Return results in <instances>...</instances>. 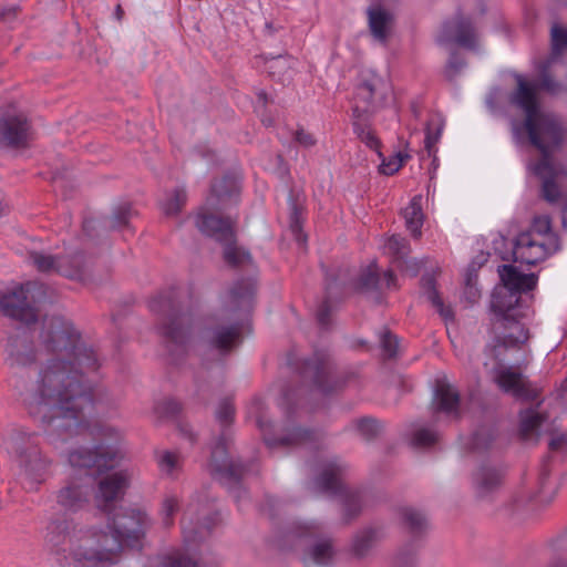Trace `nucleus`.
Here are the masks:
<instances>
[{"label":"nucleus","instance_id":"obj_1","mask_svg":"<svg viewBox=\"0 0 567 567\" xmlns=\"http://www.w3.org/2000/svg\"><path fill=\"white\" fill-rule=\"evenodd\" d=\"M40 347L52 358L41 367L30 390L23 396L28 413L49 435L62 440L86 435L96 441L92 449L69 452L71 467L84 471L83 477L112 468L121 457L113 444L121 433L109 425L91 426L84 410L92 404L87 377L97 371L100 359L93 348L81 340L73 324L62 318H47L39 334Z\"/></svg>","mask_w":567,"mask_h":567},{"label":"nucleus","instance_id":"obj_2","mask_svg":"<svg viewBox=\"0 0 567 567\" xmlns=\"http://www.w3.org/2000/svg\"><path fill=\"white\" fill-rule=\"evenodd\" d=\"M539 82H529L522 75L516 78L517 86L509 94L511 105L519 109L525 118L522 123L514 121L512 132L516 140L526 134L529 143L539 151L542 157L528 164V169L542 181V196L548 203H557L563 197L559 183L567 176V169L553 159V154L560 150L566 140V128L560 118L543 110L539 92H559V86L551 80L550 73H543Z\"/></svg>","mask_w":567,"mask_h":567},{"label":"nucleus","instance_id":"obj_3","mask_svg":"<svg viewBox=\"0 0 567 567\" xmlns=\"http://www.w3.org/2000/svg\"><path fill=\"white\" fill-rule=\"evenodd\" d=\"M48 543L74 567H109L117 563L121 543L94 524L58 518L48 526Z\"/></svg>","mask_w":567,"mask_h":567},{"label":"nucleus","instance_id":"obj_4","mask_svg":"<svg viewBox=\"0 0 567 567\" xmlns=\"http://www.w3.org/2000/svg\"><path fill=\"white\" fill-rule=\"evenodd\" d=\"M255 286L250 280L236 282L223 299L221 321L209 328L206 339L220 352H228L241 341L243 324L231 316L249 312L252 307Z\"/></svg>","mask_w":567,"mask_h":567},{"label":"nucleus","instance_id":"obj_5","mask_svg":"<svg viewBox=\"0 0 567 567\" xmlns=\"http://www.w3.org/2000/svg\"><path fill=\"white\" fill-rule=\"evenodd\" d=\"M559 249L558 236L551 230L548 216L534 218L530 229L520 233L514 244L515 261L535 265Z\"/></svg>","mask_w":567,"mask_h":567},{"label":"nucleus","instance_id":"obj_6","mask_svg":"<svg viewBox=\"0 0 567 567\" xmlns=\"http://www.w3.org/2000/svg\"><path fill=\"white\" fill-rule=\"evenodd\" d=\"M195 225L200 233L224 247L223 257L227 265L241 267L251 262L250 254L236 245L235 219L218 217L203 207L195 217Z\"/></svg>","mask_w":567,"mask_h":567},{"label":"nucleus","instance_id":"obj_7","mask_svg":"<svg viewBox=\"0 0 567 567\" xmlns=\"http://www.w3.org/2000/svg\"><path fill=\"white\" fill-rule=\"evenodd\" d=\"M32 137V124L28 112L17 102L0 107V146L24 148Z\"/></svg>","mask_w":567,"mask_h":567},{"label":"nucleus","instance_id":"obj_8","mask_svg":"<svg viewBox=\"0 0 567 567\" xmlns=\"http://www.w3.org/2000/svg\"><path fill=\"white\" fill-rule=\"evenodd\" d=\"M152 311L162 315V333L167 340L168 350L173 353L184 347L189 337V317L182 313L174 303L165 298L158 297L151 301Z\"/></svg>","mask_w":567,"mask_h":567},{"label":"nucleus","instance_id":"obj_9","mask_svg":"<svg viewBox=\"0 0 567 567\" xmlns=\"http://www.w3.org/2000/svg\"><path fill=\"white\" fill-rule=\"evenodd\" d=\"M112 529L110 536H114L123 545L135 547L145 537L152 526V519L145 509L138 507L122 508L120 513L109 518Z\"/></svg>","mask_w":567,"mask_h":567},{"label":"nucleus","instance_id":"obj_10","mask_svg":"<svg viewBox=\"0 0 567 567\" xmlns=\"http://www.w3.org/2000/svg\"><path fill=\"white\" fill-rule=\"evenodd\" d=\"M296 536L309 540L302 556L306 567L327 566L332 563L336 555L333 540L323 534L320 524L307 523L299 525L296 529Z\"/></svg>","mask_w":567,"mask_h":567},{"label":"nucleus","instance_id":"obj_11","mask_svg":"<svg viewBox=\"0 0 567 567\" xmlns=\"http://www.w3.org/2000/svg\"><path fill=\"white\" fill-rule=\"evenodd\" d=\"M493 381L502 392L524 402H534L540 395V390L518 369L511 365L493 371Z\"/></svg>","mask_w":567,"mask_h":567},{"label":"nucleus","instance_id":"obj_12","mask_svg":"<svg viewBox=\"0 0 567 567\" xmlns=\"http://www.w3.org/2000/svg\"><path fill=\"white\" fill-rule=\"evenodd\" d=\"M29 259L41 272H56L71 279H84V257L82 254H78L73 257H65L53 256L40 251H31L29 254Z\"/></svg>","mask_w":567,"mask_h":567},{"label":"nucleus","instance_id":"obj_13","mask_svg":"<svg viewBox=\"0 0 567 567\" xmlns=\"http://www.w3.org/2000/svg\"><path fill=\"white\" fill-rule=\"evenodd\" d=\"M437 41L444 45L456 44L474 50L478 45L480 37L467 18L455 16L442 24Z\"/></svg>","mask_w":567,"mask_h":567},{"label":"nucleus","instance_id":"obj_14","mask_svg":"<svg viewBox=\"0 0 567 567\" xmlns=\"http://www.w3.org/2000/svg\"><path fill=\"white\" fill-rule=\"evenodd\" d=\"M132 473L128 470H121L103 477L99 482L95 495L97 507L103 512H111L113 503L121 499L130 486Z\"/></svg>","mask_w":567,"mask_h":567},{"label":"nucleus","instance_id":"obj_15","mask_svg":"<svg viewBox=\"0 0 567 567\" xmlns=\"http://www.w3.org/2000/svg\"><path fill=\"white\" fill-rule=\"evenodd\" d=\"M90 480L85 477L69 478L55 494L56 504L62 511L76 513L82 509L90 499Z\"/></svg>","mask_w":567,"mask_h":567},{"label":"nucleus","instance_id":"obj_16","mask_svg":"<svg viewBox=\"0 0 567 567\" xmlns=\"http://www.w3.org/2000/svg\"><path fill=\"white\" fill-rule=\"evenodd\" d=\"M303 374L313 380L316 388L324 393H331L341 386L337 378L332 363L324 353H316L305 364Z\"/></svg>","mask_w":567,"mask_h":567},{"label":"nucleus","instance_id":"obj_17","mask_svg":"<svg viewBox=\"0 0 567 567\" xmlns=\"http://www.w3.org/2000/svg\"><path fill=\"white\" fill-rule=\"evenodd\" d=\"M31 284L21 285L0 297V312L10 318L30 323L35 321V309L28 301Z\"/></svg>","mask_w":567,"mask_h":567},{"label":"nucleus","instance_id":"obj_18","mask_svg":"<svg viewBox=\"0 0 567 567\" xmlns=\"http://www.w3.org/2000/svg\"><path fill=\"white\" fill-rule=\"evenodd\" d=\"M16 461L28 478L38 482L43 478L51 465V461L42 455L40 449L33 444L18 446Z\"/></svg>","mask_w":567,"mask_h":567},{"label":"nucleus","instance_id":"obj_19","mask_svg":"<svg viewBox=\"0 0 567 567\" xmlns=\"http://www.w3.org/2000/svg\"><path fill=\"white\" fill-rule=\"evenodd\" d=\"M228 441L229 437L225 433L217 440L212 451L210 466L218 473H223L234 480H239L245 476L247 468L243 462L233 461L228 457Z\"/></svg>","mask_w":567,"mask_h":567},{"label":"nucleus","instance_id":"obj_20","mask_svg":"<svg viewBox=\"0 0 567 567\" xmlns=\"http://www.w3.org/2000/svg\"><path fill=\"white\" fill-rule=\"evenodd\" d=\"M238 194L239 184L237 178L233 176H224L214 181L206 205L210 209L215 210L225 209L228 205L236 202Z\"/></svg>","mask_w":567,"mask_h":567},{"label":"nucleus","instance_id":"obj_21","mask_svg":"<svg viewBox=\"0 0 567 567\" xmlns=\"http://www.w3.org/2000/svg\"><path fill=\"white\" fill-rule=\"evenodd\" d=\"M256 423L258 427L264 432V440L267 445L272 446L276 444L281 445H299L306 444L308 442L316 441L318 439V434L313 431L302 430L295 425L290 424V416H287V424L285 425V434L278 439L272 440L266 435V429L268 427V422L264 420V416L260 415L257 417Z\"/></svg>","mask_w":567,"mask_h":567},{"label":"nucleus","instance_id":"obj_22","mask_svg":"<svg viewBox=\"0 0 567 567\" xmlns=\"http://www.w3.org/2000/svg\"><path fill=\"white\" fill-rule=\"evenodd\" d=\"M494 329L511 349L520 348L529 339L528 329L515 316L497 318Z\"/></svg>","mask_w":567,"mask_h":567},{"label":"nucleus","instance_id":"obj_23","mask_svg":"<svg viewBox=\"0 0 567 567\" xmlns=\"http://www.w3.org/2000/svg\"><path fill=\"white\" fill-rule=\"evenodd\" d=\"M215 520V517H210L206 513L203 517L197 516L195 508L190 505L182 519L183 533L186 540L200 542L206 538Z\"/></svg>","mask_w":567,"mask_h":567},{"label":"nucleus","instance_id":"obj_24","mask_svg":"<svg viewBox=\"0 0 567 567\" xmlns=\"http://www.w3.org/2000/svg\"><path fill=\"white\" fill-rule=\"evenodd\" d=\"M390 90V85L388 82L381 80V78L377 73H371L369 79L362 81L355 89L354 94V104L352 107L357 105L361 107L370 109V116L373 113V97L375 94H381L385 96Z\"/></svg>","mask_w":567,"mask_h":567},{"label":"nucleus","instance_id":"obj_25","mask_svg":"<svg viewBox=\"0 0 567 567\" xmlns=\"http://www.w3.org/2000/svg\"><path fill=\"white\" fill-rule=\"evenodd\" d=\"M543 400H536V405L519 412V435L524 441H537L539 429L547 420V413L539 410Z\"/></svg>","mask_w":567,"mask_h":567},{"label":"nucleus","instance_id":"obj_26","mask_svg":"<svg viewBox=\"0 0 567 567\" xmlns=\"http://www.w3.org/2000/svg\"><path fill=\"white\" fill-rule=\"evenodd\" d=\"M503 483L502 472L491 465L481 466L473 475V484L477 497L487 498L496 493Z\"/></svg>","mask_w":567,"mask_h":567},{"label":"nucleus","instance_id":"obj_27","mask_svg":"<svg viewBox=\"0 0 567 567\" xmlns=\"http://www.w3.org/2000/svg\"><path fill=\"white\" fill-rule=\"evenodd\" d=\"M370 118L369 107H361L359 105L352 107V125L358 138L371 150L379 151L380 141L371 127ZM378 154L382 156L381 152H378Z\"/></svg>","mask_w":567,"mask_h":567},{"label":"nucleus","instance_id":"obj_28","mask_svg":"<svg viewBox=\"0 0 567 567\" xmlns=\"http://www.w3.org/2000/svg\"><path fill=\"white\" fill-rule=\"evenodd\" d=\"M498 275L502 281L499 288H508L511 291L520 292L535 288L537 278L535 275L522 274L512 265H502L498 267Z\"/></svg>","mask_w":567,"mask_h":567},{"label":"nucleus","instance_id":"obj_29","mask_svg":"<svg viewBox=\"0 0 567 567\" xmlns=\"http://www.w3.org/2000/svg\"><path fill=\"white\" fill-rule=\"evenodd\" d=\"M457 391L444 380H439L432 402L434 412H443L455 417L458 416Z\"/></svg>","mask_w":567,"mask_h":567},{"label":"nucleus","instance_id":"obj_30","mask_svg":"<svg viewBox=\"0 0 567 567\" xmlns=\"http://www.w3.org/2000/svg\"><path fill=\"white\" fill-rule=\"evenodd\" d=\"M520 299V295L511 291L508 288H495L492 295L491 307L497 315V318L504 316H515L512 311L515 310Z\"/></svg>","mask_w":567,"mask_h":567},{"label":"nucleus","instance_id":"obj_31","mask_svg":"<svg viewBox=\"0 0 567 567\" xmlns=\"http://www.w3.org/2000/svg\"><path fill=\"white\" fill-rule=\"evenodd\" d=\"M368 14L371 33L380 42H385L392 21V16L381 7L370 8Z\"/></svg>","mask_w":567,"mask_h":567},{"label":"nucleus","instance_id":"obj_32","mask_svg":"<svg viewBox=\"0 0 567 567\" xmlns=\"http://www.w3.org/2000/svg\"><path fill=\"white\" fill-rule=\"evenodd\" d=\"M155 460L159 472L171 478L177 477L183 467V457L179 453L168 450L155 452Z\"/></svg>","mask_w":567,"mask_h":567},{"label":"nucleus","instance_id":"obj_33","mask_svg":"<svg viewBox=\"0 0 567 567\" xmlns=\"http://www.w3.org/2000/svg\"><path fill=\"white\" fill-rule=\"evenodd\" d=\"M421 287L427 300L436 308L441 317L445 320H453V311L445 307L435 288V278L433 275H424L421 279Z\"/></svg>","mask_w":567,"mask_h":567},{"label":"nucleus","instance_id":"obj_34","mask_svg":"<svg viewBox=\"0 0 567 567\" xmlns=\"http://www.w3.org/2000/svg\"><path fill=\"white\" fill-rule=\"evenodd\" d=\"M187 202L185 188L176 187L165 194L159 202V207L165 216L178 215Z\"/></svg>","mask_w":567,"mask_h":567},{"label":"nucleus","instance_id":"obj_35","mask_svg":"<svg viewBox=\"0 0 567 567\" xmlns=\"http://www.w3.org/2000/svg\"><path fill=\"white\" fill-rule=\"evenodd\" d=\"M343 466L334 462L328 463L317 480V485L324 492H337L341 486Z\"/></svg>","mask_w":567,"mask_h":567},{"label":"nucleus","instance_id":"obj_36","mask_svg":"<svg viewBox=\"0 0 567 567\" xmlns=\"http://www.w3.org/2000/svg\"><path fill=\"white\" fill-rule=\"evenodd\" d=\"M406 228L412 236L419 238L421 236V227L423 225V214L421 206V197L415 196L403 210Z\"/></svg>","mask_w":567,"mask_h":567},{"label":"nucleus","instance_id":"obj_37","mask_svg":"<svg viewBox=\"0 0 567 567\" xmlns=\"http://www.w3.org/2000/svg\"><path fill=\"white\" fill-rule=\"evenodd\" d=\"M445 120L440 113L431 114L425 126V148L430 155L436 152L435 145L441 138Z\"/></svg>","mask_w":567,"mask_h":567},{"label":"nucleus","instance_id":"obj_38","mask_svg":"<svg viewBox=\"0 0 567 567\" xmlns=\"http://www.w3.org/2000/svg\"><path fill=\"white\" fill-rule=\"evenodd\" d=\"M551 56L547 64L544 65L539 71H546L550 64L565 51H567V28L554 24L551 27Z\"/></svg>","mask_w":567,"mask_h":567},{"label":"nucleus","instance_id":"obj_39","mask_svg":"<svg viewBox=\"0 0 567 567\" xmlns=\"http://www.w3.org/2000/svg\"><path fill=\"white\" fill-rule=\"evenodd\" d=\"M511 349L503 339L497 336L491 344H488L485 349V354L489 359V361H485L484 365L486 368L491 367L492 371H495L498 368L504 367L503 361L505 359V352Z\"/></svg>","mask_w":567,"mask_h":567},{"label":"nucleus","instance_id":"obj_40","mask_svg":"<svg viewBox=\"0 0 567 567\" xmlns=\"http://www.w3.org/2000/svg\"><path fill=\"white\" fill-rule=\"evenodd\" d=\"M402 524L412 533L420 534L427 527L424 514L412 507H404L400 512Z\"/></svg>","mask_w":567,"mask_h":567},{"label":"nucleus","instance_id":"obj_41","mask_svg":"<svg viewBox=\"0 0 567 567\" xmlns=\"http://www.w3.org/2000/svg\"><path fill=\"white\" fill-rule=\"evenodd\" d=\"M378 540V532L372 528L359 532L353 539L352 550L357 557H364Z\"/></svg>","mask_w":567,"mask_h":567},{"label":"nucleus","instance_id":"obj_42","mask_svg":"<svg viewBox=\"0 0 567 567\" xmlns=\"http://www.w3.org/2000/svg\"><path fill=\"white\" fill-rule=\"evenodd\" d=\"M134 216V210L131 204L122 203L117 205L112 215L107 218V226L111 229H121L128 227L131 218Z\"/></svg>","mask_w":567,"mask_h":567},{"label":"nucleus","instance_id":"obj_43","mask_svg":"<svg viewBox=\"0 0 567 567\" xmlns=\"http://www.w3.org/2000/svg\"><path fill=\"white\" fill-rule=\"evenodd\" d=\"M159 567H217L216 565L197 566L187 555L174 550L163 556Z\"/></svg>","mask_w":567,"mask_h":567},{"label":"nucleus","instance_id":"obj_44","mask_svg":"<svg viewBox=\"0 0 567 567\" xmlns=\"http://www.w3.org/2000/svg\"><path fill=\"white\" fill-rule=\"evenodd\" d=\"M380 277L378 274V267L375 262L369 265V267L360 275L357 289L360 291H370L378 288Z\"/></svg>","mask_w":567,"mask_h":567},{"label":"nucleus","instance_id":"obj_45","mask_svg":"<svg viewBox=\"0 0 567 567\" xmlns=\"http://www.w3.org/2000/svg\"><path fill=\"white\" fill-rule=\"evenodd\" d=\"M385 249L395 258L401 261L408 257L410 247L405 238L401 236H392L385 244Z\"/></svg>","mask_w":567,"mask_h":567},{"label":"nucleus","instance_id":"obj_46","mask_svg":"<svg viewBox=\"0 0 567 567\" xmlns=\"http://www.w3.org/2000/svg\"><path fill=\"white\" fill-rule=\"evenodd\" d=\"M179 509V501L174 495H167L164 497L161 507V515L163 524L169 527L174 522V515Z\"/></svg>","mask_w":567,"mask_h":567},{"label":"nucleus","instance_id":"obj_47","mask_svg":"<svg viewBox=\"0 0 567 567\" xmlns=\"http://www.w3.org/2000/svg\"><path fill=\"white\" fill-rule=\"evenodd\" d=\"M10 355L17 365H27L35 360L33 352H27L20 348V340L18 338L13 339L10 343Z\"/></svg>","mask_w":567,"mask_h":567},{"label":"nucleus","instance_id":"obj_48","mask_svg":"<svg viewBox=\"0 0 567 567\" xmlns=\"http://www.w3.org/2000/svg\"><path fill=\"white\" fill-rule=\"evenodd\" d=\"M439 435L429 429H419L413 433L412 444L416 447H429L435 444Z\"/></svg>","mask_w":567,"mask_h":567},{"label":"nucleus","instance_id":"obj_49","mask_svg":"<svg viewBox=\"0 0 567 567\" xmlns=\"http://www.w3.org/2000/svg\"><path fill=\"white\" fill-rule=\"evenodd\" d=\"M406 158H409L408 154L399 152L388 161L383 159L379 169L384 175H393L401 168Z\"/></svg>","mask_w":567,"mask_h":567},{"label":"nucleus","instance_id":"obj_50","mask_svg":"<svg viewBox=\"0 0 567 567\" xmlns=\"http://www.w3.org/2000/svg\"><path fill=\"white\" fill-rule=\"evenodd\" d=\"M235 408L229 399H224L219 402L216 410V419L223 425H228L233 422Z\"/></svg>","mask_w":567,"mask_h":567},{"label":"nucleus","instance_id":"obj_51","mask_svg":"<svg viewBox=\"0 0 567 567\" xmlns=\"http://www.w3.org/2000/svg\"><path fill=\"white\" fill-rule=\"evenodd\" d=\"M358 433L365 440L374 437L380 430L378 422L373 419H361L355 422Z\"/></svg>","mask_w":567,"mask_h":567},{"label":"nucleus","instance_id":"obj_52","mask_svg":"<svg viewBox=\"0 0 567 567\" xmlns=\"http://www.w3.org/2000/svg\"><path fill=\"white\" fill-rule=\"evenodd\" d=\"M381 346L384 351V354L389 358H392L396 353L398 339L390 332H384L381 338Z\"/></svg>","mask_w":567,"mask_h":567},{"label":"nucleus","instance_id":"obj_53","mask_svg":"<svg viewBox=\"0 0 567 567\" xmlns=\"http://www.w3.org/2000/svg\"><path fill=\"white\" fill-rule=\"evenodd\" d=\"M295 141L302 147H312L316 145L317 140L310 132L299 128L295 133Z\"/></svg>","mask_w":567,"mask_h":567},{"label":"nucleus","instance_id":"obj_54","mask_svg":"<svg viewBox=\"0 0 567 567\" xmlns=\"http://www.w3.org/2000/svg\"><path fill=\"white\" fill-rule=\"evenodd\" d=\"M361 509L359 496L351 495L347 498L344 504V513L349 518L354 517Z\"/></svg>","mask_w":567,"mask_h":567},{"label":"nucleus","instance_id":"obj_55","mask_svg":"<svg viewBox=\"0 0 567 567\" xmlns=\"http://www.w3.org/2000/svg\"><path fill=\"white\" fill-rule=\"evenodd\" d=\"M567 446V433H560L551 437L549 449L551 451H563Z\"/></svg>","mask_w":567,"mask_h":567},{"label":"nucleus","instance_id":"obj_56","mask_svg":"<svg viewBox=\"0 0 567 567\" xmlns=\"http://www.w3.org/2000/svg\"><path fill=\"white\" fill-rule=\"evenodd\" d=\"M330 311L331 309L328 300L323 301L317 313V319L322 327H327L329 324Z\"/></svg>","mask_w":567,"mask_h":567},{"label":"nucleus","instance_id":"obj_57","mask_svg":"<svg viewBox=\"0 0 567 567\" xmlns=\"http://www.w3.org/2000/svg\"><path fill=\"white\" fill-rule=\"evenodd\" d=\"M162 408L166 415H175L181 411V405L174 400H166L162 403Z\"/></svg>","mask_w":567,"mask_h":567},{"label":"nucleus","instance_id":"obj_58","mask_svg":"<svg viewBox=\"0 0 567 567\" xmlns=\"http://www.w3.org/2000/svg\"><path fill=\"white\" fill-rule=\"evenodd\" d=\"M18 12V7L11 6L9 8H4L0 11V21L3 22H11L16 17Z\"/></svg>","mask_w":567,"mask_h":567},{"label":"nucleus","instance_id":"obj_59","mask_svg":"<svg viewBox=\"0 0 567 567\" xmlns=\"http://www.w3.org/2000/svg\"><path fill=\"white\" fill-rule=\"evenodd\" d=\"M398 566L406 565L405 567H413L414 565V558L413 556L405 557L402 554H400L396 558Z\"/></svg>","mask_w":567,"mask_h":567},{"label":"nucleus","instance_id":"obj_60","mask_svg":"<svg viewBox=\"0 0 567 567\" xmlns=\"http://www.w3.org/2000/svg\"><path fill=\"white\" fill-rule=\"evenodd\" d=\"M291 230L296 235L298 241L303 243L306 240V237L301 234L300 226L297 221L291 224Z\"/></svg>","mask_w":567,"mask_h":567},{"label":"nucleus","instance_id":"obj_61","mask_svg":"<svg viewBox=\"0 0 567 567\" xmlns=\"http://www.w3.org/2000/svg\"><path fill=\"white\" fill-rule=\"evenodd\" d=\"M384 281L388 288L395 286V277L392 271L389 270L384 274Z\"/></svg>","mask_w":567,"mask_h":567},{"label":"nucleus","instance_id":"obj_62","mask_svg":"<svg viewBox=\"0 0 567 567\" xmlns=\"http://www.w3.org/2000/svg\"><path fill=\"white\" fill-rule=\"evenodd\" d=\"M233 494H234V497L237 502H239L241 498H245L247 496V493L245 489L240 488V487H236L234 491H233Z\"/></svg>","mask_w":567,"mask_h":567},{"label":"nucleus","instance_id":"obj_63","mask_svg":"<svg viewBox=\"0 0 567 567\" xmlns=\"http://www.w3.org/2000/svg\"><path fill=\"white\" fill-rule=\"evenodd\" d=\"M261 122H262V124H264L265 126H267V127H270V126H272V125L275 124V121H274V118H272V117H270V116H265V115H262V117H261Z\"/></svg>","mask_w":567,"mask_h":567},{"label":"nucleus","instance_id":"obj_64","mask_svg":"<svg viewBox=\"0 0 567 567\" xmlns=\"http://www.w3.org/2000/svg\"><path fill=\"white\" fill-rule=\"evenodd\" d=\"M9 210V207L7 204L0 202V217L6 215Z\"/></svg>","mask_w":567,"mask_h":567}]
</instances>
